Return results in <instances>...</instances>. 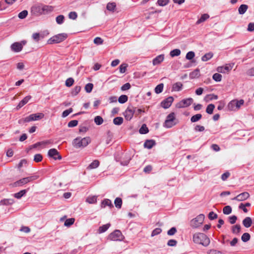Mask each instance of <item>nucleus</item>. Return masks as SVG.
Returning <instances> with one entry per match:
<instances>
[{
	"instance_id": "obj_1",
	"label": "nucleus",
	"mask_w": 254,
	"mask_h": 254,
	"mask_svg": "<svg viewBox=\"0 0 254 254\" xmlns=\"http://www.w3.org/2000/svg\"><path fill=\"white\" fill-rule=\"evenodd\" d=\"M53 7L52 6L43 4H35L31 7V12L35 15L46 14L52 11Z\"/></svg>"
},
{
	"instance_id": "obj_2",
	"label": "nucleus",
	"mask_w": 254,
	"mask_h": 254,
	"mask_svg": "<svg viewBox=\"0 0 254 254\" xmlns=\"http://www.w3.org/2000/svg\"><path fill=\"white\" fill-rule=\"evenodd\" d=\"M193 241L195 244L206 247L210 244V240L207 236L202 233H197L193 236Z\"/></svg>"
},
{
	"instance_id": "obj_3",
	"label": "nucleus",
	"mask_w": 254,
	"mask_h": 254,
	"mask_svg": "<svg viewBox=\"0 0 254 254\" xmlns=\"http://www.w3.org/2000/svg\"><path fill=\"white\" fill-rule=\"evenodd\" d=\"M90 138L88 137L83 138L77 137L73 140V145L74 147L77 148L84 147L90 142Z\"/></svg>"
},
{
	"instance_id": "obj_4",
	"label": "nucleus",
	"mask_w": 254,
	"mask_h": 254,
	"mask_svg": "<svg viewBox=\"0 0 254 254\" xmlns=\"http://www.w3.org/2000/svg\"><path fill=\"white\" fill-rule=\"evenodd\" d=\"M178 120L176 118L174 113L172 112L167 117L164 124V127L170 128L178 123Z\"/></svg>"
},
{
	"instance_id": "obj_5",
	"label": "nucleus",
	"mask_w": 254,
	"mask_h": 254,
	"mask_svg": "<svg viewBox=\"0 0 254 254\" xmlns=\"http://www.w3.org/2000/svg\"><path fill=\"white\" fill-rule=\"evenodd\" d=\"M38 178H39V176L37 175H34V176L24 178H22V179L14 182L11 185L13 187L21 186L25 185L30 182L37 180Z\"/></svg>"
},
{
	"instance_id": "obj_6",
	"label": "nucleus",
	"mask_w": 254,
	"mask_h": 254,
	"mask_svg": "<svg viewBox=\"0 0 254 254\" xmlns=\"http://www.w3.org/2000/svg\"><path fill=\"white\" fill-rule=\"evenodd\" d=\"M204 215L200 214L192 219L190 222V225L192 228H196L201 225L204 220Z\"/></svg>"
},
{
	"instance_id": "obj_7",
	"label": "nucleus",
	"mask_w": 254,
	"mask_h": 254,
	"mask_svg": "<svg viewBox=\"0 0 254 254\" xmlns=\"http://www.w3.org/2000/svg\"><path fill=\"white\" fill-rule=\"evenodd\" d=\"M245 102L243 99H240L239 100L235 99L232 100L228 104V107L230 110H238L240 109V107L244 105Z\"/></svg>"
},
{
	"instance_id": "obj_8",
	"label": "nucleus",
	"mask_w": 254,
	"mask_h": 254,
	"mask_svg": "<svg viewBox=\"0 0 254 254\" xmlns=\"http://www.w3.org/2000/svg\"><path fill=\"white\" fill-rule=\"evenodd\" d=\"M44 115L43 113H40L38 114H31L28 117H27L19 121V123H21L22 122H29L33 121H37L42 119Z\"/></svg>"
},
{
	"instance_id": "obj_9",
	"label": "nucleus",
	"mask_w": 254,
	"mask_h": 254,
	"mask_svg": "<svg viewBox=\"0 0 254 254\" xmlns=\"http://www.w3.org/2000/svg\"><path fill=\"white\" fill-rule=\"evenodd\" d=\"M123 238L124 236L121 232L118 230L114 231L113 232L111 233L108 237L109 239L114 241H121L123 240Z\"/></svg>"
},
{
	"instance_id": "obj_10",
	"label": "nucleus",
	"mask_w": 254,
	"mask_h": 254,
	"mask_svg": "<svg viewBox=\"0 0 254 254\" xmlns=\"http://www.w3.org/2000/svg\"><path fill=\"white\" fill-rule=\"evenodd\" d=\"M193 100L192 98H188L181 100L176 104V106L178 108L187 107L193 103Z\"/></svg>"
},
{
	"instance_id": "obj_11",
	"label": "nucleus",
	"mask_w": 254,
	"mask_h": 254,
	"mask_svg": "<svg viewBox=\"0 0 254 254\" xmlns=\"http://www.w3.org/2000/svg\"><path fill=\"white\" fill-rule=\"evenodd\" d=\"M64 39V34H60L55 35L50 38L48 41V43L53 44L55 43H59L63 41Z\"/></svg>"
},
{
	"instance_id": "obj_12",
	"label": "nucleus",
	"mask_w": 254,
	"mask_h": 254,
	"mask_svg": "<svg viewBox=\"0 0 254 254\" xmlns=\"http://www.w3.org/2000/svg\"><path fill=\"white\" fill-rule=\"evenodd\" d=\"M174 101V98L172 96H169L160 103V106L164 109H166L171 106Z\"/></svg>"
},
{
	"instance_id": "obj_13",
	"label": "nucleus",
	"mask_w": 254,
	"mask_h": 254,
	"mask_svg": "<svg viewBox=\"0 0 254 254\" xmlns=\"http://www.w3.org/2000/svg\"><path fill=\"white\" fill-rule=\"evenodd\" d=\"M48 155L50 157L53 158L55 160H61L62 159V156L59 155V152L55 148L50 149Z\"/></svg>"
},
{
	"instance_id": "obj_14",
	"label": "nucleus",
	"mask_w": 254,
	"mask_h": 254,
	"mask_svg": "<svg viewBox=\"0 0 254 254\" xmlns=\"http://www.w3.org/2000/svg\"><path fill=\"white\" fill-rule=\"evenodd\" d=\"M250 197V194L248 192H242L236 197H234L232 199L236 200L238 201H244L248 199Z\"/></svg>"
},
{
	"instance_id": "obj_15",
	"label": "nucleus",
	"mask_w": 254,
	"mask_h": 254,
	"mask_svg": "<svg viewBox=\"0 0 254 254\" xmlns=\"http://www.w3.org/2000/svg\"><path fill=\"white\" fill-rule=\"evenodd\" d=\"M32 97L30 95H28L24 97L18 104L16 109L17 110H19L22 107L25 105L28 101L31 99Z\"/></svg>"
},
{
	"instance_id": "obj_16",
	"label": "nucleus",
	"mask_w": 254,
	"mask_h": 254,
	"mask_svg": "<svg viewBox=\"0 0 254 254\" xmlns=\"http://www.w3.org/2000/svg\"><path fill=\"white\" fill-rule=\"evenodd\" d=\"M11 49L13 52L18 53L22 50L21 44L19 42H15L10 46Z\"/></svg>"
},
{
	"instance_id": "obj_17",
	"label": "nucleus",
	"mask_w": 254,
	"mask_h": 254,
	"mask_svg": "<svg viewBox=\"0 0 254 254\" xmlns=\"http://www.w3.org/2000/svg\"><path fill=\"white\" fill-rule=\"evenodd\" d=\"M164 59V55L163 54L157 56L153 60V64L155 65L160 64Z\"/></svg>"
},
{
	"instance_id": "obj_18",
	"label": "nucleus",
	"mask_w": 254,
	"mask_h": 254,
	"mask_svg": "<svg viewBox=\"0 0 254 254\" xmlns=\"http://www.w3.org/2000/svg\"><path fill=\"white\" fill-rule=\"evenodd\" d=\"M232 67L227 65L225 66H219L217 68V71L219 72L226 73L231 70Z\"/></svg>"
},
{
	"instance_id": "obj_19",
	"label": "nucleus",
	"mask_w": 254,
	"mask_h": 254,
	"mask_svg": "<svg viewBox=\"0 0 254 254\" xmlns=\"http://www.w3.org/2000/svg\"><path fill=\"white\" fill-rule=\"evenodd\" d=\"M155 145V141L154 140H147L144 143V147L148 149L152 148Z\"/></svg>"
},
{
	"instance_id": "obj_20",
	"label": "nucleus",
	"mask_w": 254,
	"mask_h": 254,
	"mask_svg": "<svg viewBox=\"0 0 254 254\" xmlns=\"http://www.w3.org/2000/svg\"><path fill=\"white\" fill-rule=\"evenodd\" d=\"M243 224L246 228H249L252 224V218L250 217H246L243 220Z\"/></svg>"
},
{
	"instance_id": "obj_21",
	"label": "nucleus",
	"mask_w": 254,
	"mask_h": 254,
	"mask_svg": "<svg viewBox=\"0 0 254 254\" xmlns=\"http://www.w3.org/2000/svg\"><path fill=\"white\" fill-rule=\"evenodd\" d=\"M200 76L199 69L197 68L190 73V77L191 79L197 78Z\"/></svg>"
},
{
	"instance_id": "obj_22",
	"label": "nucleus",
	"mask_w": 254,
	"mask_h": 254,
	"mask_svg": "<svg viewBox=\"0 0 254 254\" xmlns=\"http://www.w3.org/2000/svg\"><path fill=\"white\" fill-rule=\"evenodd\" d=\"M248 8V6L247 4H241L238 8L239 13L240 14H244L246 12Z\"/></svg>"
},
{
	"instance_id": "obj_23",
	"label": "nucleus",
	"mask_w": 254,
	"mask_h": 254,
	"mask_svg": "<svg viewBox=\"0 0 254 254\" xmlns=\"http://www.w3.org/2000/svg\"><path fill=\"white\" fill-rule=\"evenodd\" d=\"M100 164V162L97 160H94L87 167L88 169H93L97 168Z\"/></svg>"
},
{
	"instance_id": "obj_24",
	"label": "nucleus",
	"mask_w": 254,
	"mask_h": 254,
	"mask_svg": "<svg viewBox=\"0 0 254 254\" xmlns=\"http://www.w3.org/2000/svg\"><path fill=\"white\" fill-rule=\"evenodd\" d=\"M106 206H110V207H113V205L111 201L109 199H105L103 200L101 203L102 207H105Z\"/></svg>"
},
{
	"instance_id": "obj_25",
	"label": "nucleus",
	"mask_w": 254,
	"mask_h": 254,
	"mask_svg": "<svg viewBox=\"0 0 254 254\" xmlns=\"http://www.w3.org/2000/svg\"><path fill=\"white\" fill-rule=\"evenodd\" d=\"M213 56V54L212 52H209L205 54L201 57V60L203 62H206L211 59Z\"/></svg>"
},
{
	"instance_id": "obj_26",
	"label": "nucleus",
	"mask_w": 254,
	"mask_h": 254,
	"mask_svg": "<svg viewBox=\"0 0 254 254\" xmlns=\"http://www.w3.org/2000/svg\"><path fill=\"white\" fill-rule=\"evenodd\" d=\"M183 84L181 82H178L174 83L173 85V90L176 91L181 90L182 88Z\"/></svg>"
},
{
	"instance_id": "obj_27",
	"label": "nucleus",
	"mask_w": 254,
	"mask_h": 254,
	"mask_svg": "<svg viewBox=\"0 0 254 254\" xmlns=\"http://www.w3.org/2000/svg\"><path fill=\"white\" fill-rule=\"evenodd\" d=\"M110 226V224L108 223L105 225H103V226L100 227L98 229V233H102L106 231L109 227Z\"/></svg>"
},
{
	"instance_id": "obj_28",
	"label": "nucleus",
	"mask_w": 254,
	"mask_h": 254,
	"mask_svg": "<svg viewBox=\"0 0 254 254\" xmlns=\"http://www.w3.org/2000/svg\"><path fill=\"white\" fill-rule=\"evenodd\" d=\"M49 143H50V141L48 140L37 142L36 143L30 146L29 150L32 149L33 148H37V147L40 146L41 145L46 144Z\"/></svg>"
},
{
	"instance_id": "obj_29",
	"label": "nucleus",
	"mask_w": 254,
	"mask_h": 254,
	"mask_svg": "<svg viewBox=\"0 0 254 254\" xmlns=\"http://www.w3.org/2000/svg\"><path fill=\"white\" fill-rule=\"evenodd\" d=\"M209 17V15L208 14H202L200 18L196 21V24H199L204 21H205L206 20H207Z\"/></svg>"
},
{
	"instance_id": "obj_30",
	"label": "nucleus",
	"mask_w": 254,
	"mask_h": 254,
	"mask_svg": "<svg viewBox=\"0 0 254 254\" xmlns=\"http://www.w3.org/2000/svg\"><path fill=\"white\" fill-rule=\"evenodd\" d=\"M74 221L75 219L73 218L66 219L64 220V226L70 227L74 223Z\"/></svg>"
},
{
	"instance_id": "obj_31",
	"label": "nucleus",
	"mask_w": 254,
	"mask_h": 254,
	"mask_svg": "<svg viewBox=\"0 0 254 254\" xmlns=\"http://www.w3.org/2000/svg\"><path fill=\"white\" fill-rule=\"evenodd\" d=\"M218 98V97L217 95L214 94H208L205 97L204 100L206 102H208L212 100H217Z\"/></svg>"
},
{
	"instance_id": "obj_32",
	"label": "nucleus",
	"mask_w": 254,
	"mask_h": 254,
	"mask_svg": "<svg viewBox=\"0 0 254 254\" xmlns=\"http://www.w3.org/2000/svg\"><path fill=\"white\" fill-rule=\"evenodd\" d=\"M241 229V227L240 225L237 224L236 225H234L232 228V233L234 234H237L240 233Z\"/></svg>"
},
{
	"instance_id": "obj_33",
	"label": "nucleus",
	"mask_w": 254,
	"mask_h": 254,
	"mask_svg": "<svg viewBox=\"0 0 254 254\" xmlns=\"http://www.w3.org/2000/svg\"><path fill=\"white\" fill-rule=\"evenodd\" d=\"M14 201L13 199H4L0 201V204L2 205H10L14 203Z\"/></svg>"
},
{
	"instance_id": "obj_34",
	"label": "nucleus",
	"mask_w": 254,
	"mask_h": 254,
	"mask_svg": "<svg viewBox=\"0 0 254 254\" xmlns=\"http://www.w3.org/2000/svg\"><path fill=\"white\" fill-rule=\"evenodd\" d=\"M123 123V118L122 117H118L114 119L113 123L115 125L120 126Z\"/></svg>"
},
{
	"instance_id": "obj_35",
	"label": "nucleus",
	"mask_w": 254,
	"mask_h": 254,
	"mask_svg": "<svg viewBox=\"0 0 254 254\" xmlns=\"http://www.w3.org/2000/svg\"><path fill=\"white\" fill-rule=\"evenodd\" d=\"M148 131L149 129L145 124L142 125L139 130L140 134H146L148 133Z\"/></svg>"
},
{
	"instance_id": "obj_36",
	"label": "nucleus",
	"mask_w": 254,
	"mask_h": 254,
	"mask_svg": "<svg viewBox=\"0 0 254 254\" xmlns=\"http://www.w3.org/2000/svg\"><path fill=\"white\" fill-rule=\"evenodd\" d=\"M115 205L117 208H121L122 205V200L120 197H117L114 201Z\"/></svg>"
},
{
	"instance_id": "obj_37",
	"label": "nucleus",
	"mask_w": 254,
	"mask_h": 254,
	"mask_svg": "<svg viewBox=\"0 0 254 254\" xmlns=\"http://www.w3.org/2000/svg\"><path fill=\"white\" fill-rule=\"evenodd\" d=\"M164 87V84L163 83H160L157 85L155 88V92L157 94H159L161 93L163 91Z\"/></svg>"
},
{
	"instance_id": "obj_38",
	"label": "nucleus",
	"mask_w": 254,
	"mask_h": 254,
	"mask_svg": "<svg viewBox=\"0 0 254 254\" xmlns=\"http://www.w3.org/2000/svg\"><path fill=\"white\" fill-rule=\"evenodd\" d=\"M128 100L127 96L126 95H122L118 99V101L120 103L124 104L126 103Z\"/></svg>"
},
{
	"instance_id": "obj_39",
	"label": "nucleus",
	"mask_w": 254,
	"mask_h": 254,
	"mask_svg": "<svg viewBox=\"0 0 254 254\" xmlns=\"http://www.w3.org/2000/svg\"><path fill=\"white\" fill-rule=\"evenodd\" d=\"M181 54V51L179 49H176L172 51H171L170 53V55L172 57H174L175 56H178Z\"/></svg>"
},
{
	"instance_id": "obj_40",
	"label": "nucleus",
	"mask_w": 254,
	"mask_h": 254,
	"mask_svg": "<svg viewBox=\"0 0 254 254\" xmlns=\"http://www.w3.org/2000/svg\"><path fill=\"white\" fill-rule=\"evenodd\" d=\"M81 87L79 86H76L71 91L72 96L76 95L80 91Z\"/></svg>"
},
{
	"instance_id": "obj_41",
	"label": "nucleus",
	"mask_w": 254,
	"mask_h": 254,
	"mask_svg": "<svg viewBox=\"0 0 254 254\" xmlns=\"http://www.w3.org/2000/svg\"><path fill=\"white\" fill-rule=\"evenodd\" d=\"M223 212L224 214L228 215L232 212V208L230 206H225L223 209Z\"/></svg>"
},
{
	"instance_id": "obj_42",
	"label": "nucleus",
	"mask_w": 254,
	"mask_h": 254,
	"mask_svg": "<svg viewBox=\"0 0 254 254\" xmlns=\"http://www.w3.org/2000/svg\"><path fill=\"white\" fill-rule=\"evenodd\" d=\"M212 78L216 82H220L222 79V75L218 73H215L213 75Z\"/></svg>"
},
{
	"instance_id": "obj_43",
	"label": "nucleus",
	"mask_w": 254,
	"mask_h": 254,
	"mask_svg": "<svg viewBox=\"0 0 254 254\" xmlns=\"http://www.w3.org/2000/svg\"><path fill=\"white\" fill-rule=\"evenodd\" d=\"M250 238L251 236L250 234L248 233H245L242 236L241 239L244 242H247L250 239Z\"/></svg>"
},
{
	"instance_id": "obj_44",
	"label": "nucleus",
	"mask_w": 254,
	"mask_h": 254,
	"mask_svg": "<svg viewBox=\"0 0 254 254\" xmlns=\"http://www.w3.org/2000/svg\"><path fill=\"white\" fill-rule=\"evenodd\" d=\"M86 201L89 203H95L97 201V197L96 196H89L86 199Z\"/></svg>"
},
{
	"instance_id": "obj_45",
	"label": "nucleus",
	"mask_w": 254,
	"mask_h": 254,
	"mask_svg": "<svg viewBox=\"0 0 254 254\" xmlns=\"http://www.w3.org/2000/svg\"><path fill=\"white\" fill-rule=\"evenodd\" d=\"M26 190H21L19 192L15 193L14 197L18 199L20 198L26 193Z\"/></svg>"
},
{
	"instance_id": "obj_46",
	"label": "nucleus",
	"mask_w": 254,
	"mask_h": 254,
	"mask_svg": "<svg viewBox=\"0 0 254 254\" xmlns=\"http://www.w3.org/2000/svg\"><path fill=\"white\" fill-rule=\"evenodd\" d=\"M74 82V80L73 78L72 77H69L66 80L65 85L67 87H70L73 85Z\"/></svg>"
},
{
	"instance_id": "obj_47",
	"label": "nucleus",
	"mask_w": 254,
	"mask_h": 254,
	"mask_svg": "<svg viewBox=\"0 0 254 254\" xmlns=\"http://www.w3.org/2000/svg\"><path fill=\"white\" fill-rule=\"evenodd\" d=\"M93 84L91 83H87L85 86V90L86 92L90 93L93 89Z\"/></svg>"
},
{
	"instance_id": "obj_48",
	"label": "nucleus",
	"mask_w": 254,
	"mask_h": 254,
	"mask_svg": "<svg viewBox=\"0 0 254 254\" xmlns=\"http://www.w3.org/2000/svg\"><path fill=\"white\" fill-rule=\"evenodd\" d=\"M116 3L115 2L108 3L107 5V9L109 11H114L116 7Z\"/></svg>"
},
{
	"instance_id": "obj_49",
	"label": "nucleus",
	"mask_w": 254,
	"mask_h": 254,
	"mask_svg": "<svg viewBox=\"0 0 254 254\" xmlns=\"http://www.w3.org/2000/svg\"><path fill=\"white\" fill-rule=\"evenodd\" d=\"M201 117L202 116L200 114H196L191 118V122H196L199 120L201 119Z\"/></svg>"
},
{
	"instance_id": "obj_50",
	"label": "nucleus",
	"mask_w": 254,
	"mask_h": 254,
	"mask_svg": "<svg viewBox=\"0 0 254 254\" xmlns=\"http://www.w3.org/2000/svg\"><path fill=\"white\" fill-rule=\"evenodd\" d=\"M133 112H124V115L127 120H130L133 116Z\"/></svg>"
},
{
	"instance_id": "obj_51",
	"label": "nucleus",
	"mask_w": 254,
	"mask_h": 254,
	"mask_svg": "<svg viewBox=\"0 0 254 254\" xmlns=\"http://www.w3.org/2000/svg\"><path fill=\"white\" fill-rule=\"evenodd\" d=\"M94 122L97 125H101L103 122V120L100 116H96L94 119Z\"/></svg>"
},
{
	"instance_id": "obj_52",
	"label": "nucleus",
	"mask_w": 254,
	"mask_h": 254,
	"mask_svg": "<svg viewBox=\"0 0 254 254\" xmlns=\"http://www.w3.org/2000/svg\"><path fill=\"white\" fill-rule=\"evenodd\" d=\"M195 56V54L192 51H190V52H189L187 55H186V58L187 59V60H192Z\"/></svg>"
},
{
	"instance_id": "obj_53",
	"label": "nucleus",
	"mask_w": 254,
	"mask_h": 254,
	"mask_svg": "<svg viewBox=\"0 0 254 254\" xmlns=\"http://www.w3.org/2000/svg\"><path fill=\"white\" fill-rule=\"evenodd\" d=\"M128 65L127 64H123L120 66V71L121 73H125L127 70Z\"/></svg>"
},
{
	"instance_id": "obj_54",
	"label": "nucleus",
	"mask_w": 254,
	"mask_h": 254,
	"mask_svg": "<svg viewBox=\"0 0 254 254\" xmlns=\"http://www.w3.org/2000/svg\"><path fill=\"white\" fill-rule=\"evenodd\" d=\"M28 14V11L26 10H23L18 14V17L20 19L25 18Z\"/></svg>"
},
{
	"instance_id": "obj_55",
	"label": "nucleus",
	"mask_w": 254,
	"mask_h": 254,
	"mask_svg": "<svg viewBox=\"0 0 254 254\" xmlns=\"http://www.w3.org/2000/svg\"><path fill=\"white\" fill-rule=\"evenodd\" d=\"M43 157L42 155L40 154H37L35 155L34 157V161L36 162H39L42 160Z\"/></svg>"
},
{
	"instance_id": "obj_56",
	"label": "nucleus",
	"mask_w": 254,
	"mask_h": 254,
	"mask_svg": "<svg viewBox=\"0 0 254 254\" xmlns=\"http://www.w3.org/2000/svg\"><path fill=\"white\" fill-rule=\"evenodd\" d=\"M162 232V230L160 228H157L153 230L151 233V237H154L157 235L159 234Z\"/></svg>"
},
{
	"instance_id": "obj_57",
	"label": "nucleus",
	"mask_w": 254,
	"mask_h": 254,
	"mask_svg": "<svg viewBox=\"0 0 254 254\" xmlns=\"http://www.w3.org/2000/svg\"><path fill=\"white\" fill-rule=\"evenodd\" d=\"M103 40L100 37H96L94 39V43L96 45H99L103 44Z\"/></svg>"
},
{
	"instance_id": "obj_58",
	"label": "nucleus",
	"mask_w": 254,
	"mask_h": 254,
	"mask_svg": "<svg viewBox=\"0 0 254 254\" xmlns=\"http://www.w3.org/2000/svg\"><path fill=\"white\" fill-rule=\"evenodd\" d=\"M218 217V215L213 211L209 212L208 214V218L210 220H214Z\"/></svg>"
},
{
	"instance_id": "obj_59",
	"label": "nucleus",
	"mask_w": 254,
	"mask_h": 254,
	"mask_svg": "<svg viewBox=\"0 0 254 254\" xmlns=\"http://www.w3.org/2000/svg\"><path fill=\"white\" fill-rule=\"evenodd\" d=\"M77 17V14L76 12L74 11L70 12L68 14V17L69 19L75 20Z\"/></svg>"
},
{
	"instance_id": "obj_60",
	"label": "nucleus",
	"mask_w": 254,
	"mask_h": 254,
	"mask_svg": "<svg viewBox=\"0 0 254 254\" xmlns=\"http://www.w3.org/2000/svg\"><path fill=\"white\" fill-rule=\"evenodd\" d=\"M78 124V121L72 120L70 121L68 124V127H72L76 126Z\"/></svg>"
},
{
	"instance_id": "obj_61",
	"label": "nucleus",
	"mask_w": 254,
	"mask_h": 254,
	"mask_svg": "<svg viewBox=\"0 0 254 254\" xmlns=\"http://www.w3.org/2000/svg\"><path fill=\"white\" fill-rule=\"evenodd\" d=\"M131 87V85L129 83H126L124 84L121 88L122 91H126L128 90Z\"/></svg>"
},
{
	"instance_id": "obj_62",
	"label": "nucleus",
	"mask_w": 254,
	"mask_h": 254,
	"mask_svg": "<svg viewBox=\"0 0 254 254\" xmlns=\"http://www.w3.org/2000/svg\"><path fill=\"white\" fill-rule=\"evenodd\" d=\"M32 37L36 42H38L40 40V35L38 33H34L32 34Z\"/></svg>"
},
{
	"instance_id": "obj_63",
	"label": "nucleus",
	"mask_w": 254,
	"mask_h": 254,
	"mask_svg": "<svg viewBox=\"0 0 254 254\" xmlns=\"http://www.w3.org/2000/svg\"><path fill=\"white\" fill-rule=\"evenodd\" d=\"M177 232V229L175 227L171 228L167 232V234L169 236L174 235Z\"/></svg>"
},
{
	"instance_id": "obj_64",
	"label": "nucleus",
	"mask_w": 254,
	"mask_h": 254,
	"mask_svg": "<svg viewBox=\"0 0 254 254\" xmlns=\"http://www.w3.org/2000/svg\"><path fill=\"white\" fill-rule=\"evenodd\" d=\"M208 254H222V253L220 251H217L216 250H210L207 252Z\"/></svg>"
}]
</instances>
